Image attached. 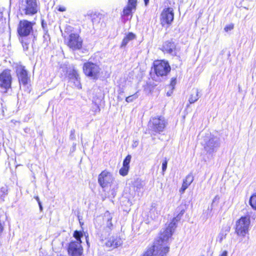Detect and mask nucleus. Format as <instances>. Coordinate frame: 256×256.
<instances>
[{
	"label": "nucleus",
	"instance_id": "31",
	"mask_svg": "<svg viewBox=\"0 0 256 256\" xmlns=\"http://www.w3.org/2000/svg\"><path fill=\"white\" fill-rule=\"evenodd\" d=\"M226 234L224 232H220L217 237V239H216L217 241H218L220 243H222V240L224 238H226Z\"/></svg>",
	"mask_w": 256,
	"mask_h": 256
},
{
	"label": "nucleus",
	"instance_id": "9",
	"mask_svg": "<svg viewBox=\"0 0 256 256\" xmlns=\"http://www.w3.org/2000/svg\"><path fill=\"white\" fill-rule=\"evenodd\" d=\"M100 68L96 64L92 62H86L84 64L83 66V71L84 74L94 79L97 78L100 72Z\"/></svg>",
	"mask_w": 256,
	"mask_h": 256
},
{
	"label": "nucleus",
	"instance_id": "47",
	"mask_svg": "<svg viewBox=\"0 0 256 256\" xmlns=\"http://www.w3.org/2000/svg\"><path fill=\"white\" fill-rule=\"evenodd\" d=\"M42 26L44 27V22H42Z\"/></svg>",
	"mask_w": 256,
	"mask_h": 256
},
{
	"label": "nucleus",
	"instance_id": "45",
	"mask_svg": "<svg viewBox=\"0 0 256 256\" xmlns=\"http://www.w3.org/2000/svg\"><path fill=\"white\" fill-rule=\"evenodd\" d=\"M26 46H25V47H24V46H24V48H26V50H27V49L28 48V46H27V45H26Z\"/></svg>",
	"mask_w": 256,
	"mask_h": 256
},
{
	"label": "nucleus",
	"instance_id": "49",
	"mask_svg": "<svg viewBox=\"0 0 256 256\" xmlns=\"http://www.w3.org/2000/svg\"><path fill=\"white\" fill-rule=\"evenodd\" d=\"M108 234H109V230H108Z\"/></svg>",
	"mask_w": 256,
	"mask_h": 256
},
{
	"label": "nucleus",
	"instance_id": "7",
	"mask_svg": "<svg viewBox=\"0 0 256 256\" xmlns=\"http://www.w3.org/2000/svg\"><path fill=\"white\" fill-rule=\"evenodd\" d=\"M64 42L70 49L76 50L82 48V40L78 34L70 33L64 37Z\"/></svg>",
	"mask_w": 256,
	"mask_h": 256
},
{
	"label": "nucleus",
	"instance_id": "41",
	"mask_svg": "<svg viewBox=\"0 0 256 256\" xmlns=\"http://www.w3.org/2000/svg\"><path fill=\"white\" fill-rule=\"evenodd\" d=\"M38 204V206H39L40 211L42 212V210H43V208H42V206L41 202H39V203Z\"/></svg>",
	"mask_w": 256,
	"mask_h": 256
},
{
	"label": "nucleus",
	"instance_id": "26",
	"mask_svg": "<svg viewBox=\"0 0 256 256\" xmlns=\"http://www.w3.org/2000/svg\"><path fill=\"white\" fill-rule=\"evenodd\" d=\"M138 92H136L135 94L127 96L126 98V101L127 102H131L136 100L139 96Z\"/></svg>",
	"mask_w": 256,
	"mask_h": 256
},
{
	"label": "nucleus",
	"instance_id": "32",
	"mask_svg": "<svg viewBox=\"0 0 256 256\" xmlns=\"http://www.w3.org/2000/svg\"><path fill=\"white\" fill-rule=\"evenodd\" d=\"M136 0H128V4L130 5L132 8H136Z\"/></svg>",
	"mask_w": 256,
	"mask_h": 256
},
{
	"label": "nucleus",
	"instance_id": "37",
	"mask_svg": "<svg viewBox=\"0 0 256 256\" xmlns=\"http://www.w3.org/2000/svg\"><path fill=\"white\" fill-rule=\"evenodd\" d=\"M176 78H172L171 79L170 82V86L172 87V89L174 88V86L176 84Z\"/></svg>",
	"mask_w": 256,
	"mask_h": 256
},
{
	"label": "nucleus",
	"instance_id": "5",
	"mask_svg": "<svg viewBox=\"0 0 256 256\" xmlns=\"http://www.w3.org/2000/svg\"><path fill=\"white\" fill-rule=\"evenodd\" d=\"M250 223L249 216H242L236 222V232L239 236H244L249 230Z\"/></svg>",
	"mask_w": 256,
	"mask_h": 256
},
{
	"label": "nucleus",
	"instance_id": "48",
	"mask_svg": "<svg viewBox=\"0 0 256 256\" xmlns=\"http://www.w3.org/2000/svg\"><path fill=\"white\" fill-rule=\"evenodd\" d=\"M106 236H103L102 238H106Z\"/></svg>",
	"mask_w": 256,
	"mask_h": 256
},
{
	"label": "nucleus",
	"instance_id": "23",
	"mask_svg": "<svg viewBox=\"0 0 256 256\" xmlns=\"http://www.w3.org/2000/svg\"><path fill=\"white\" fill-rule=\"evenodd\" d=\"M135 8H132L130 5H128L126 7H125L123 10V14L125 16L128 17L130 16V18H132V10H135Z\"/></svg>",
	"mask_w": 256,
	"mask_h": 256
},
{
	"label": "nucleus",
	"instance_id": "33",
	"mask_svg": "<svg viewBox=\"0 0 256 256\" xmlns=\"http://www.w3.org/2000/svg\"><path fill=\"white\" fill-rule=\"evenodd\" d=\"M168 161L166 159H165L162 163V172H164L167 168Z\"/></svg>",
	"mask_w": 256,
	"mask_h": 256
},
{
	"label": "nucleus",
	"instance_id": "6",
	"mask_svg": "<svg viewBox=\"0 0 256 256\" xmlns=\"http://www.w3.org/2000/svg\"><path fill=\"white\" fill-rule=\"evenodd\" d=\"M154 70L158 76H166L171 68L168 62L164 60H157L153 63Z\"/></svg>",
	"mask_w": 256,
	"mask_h": 256
},
{
	"label": "nucleus",
	"instance_id": "28",
	"mask_svg": "<svg viewBox=\"0 0 256 256\" xmlns=\"http://www.w3.org/2000/svg\"><path fill=\"white\" fill-rule=\"evenodd\" d=\"M74 237L77 240L76 242H78L81 243V238L82 236V233L80 231L76 230L74 233Z\"/></svg>",
	"mask_w": 256,
	"mask_h": 256
},
{
	"label": "nucleus",
	"instance_id": "16",
	"mask_svg": "<svg viewBox=\"0 0 256 256\" xmlns=\"http://www.w3.org/2000/svg\"><path fill=\"white\" fill-rule=\"evenodd\" d=\"M162 50L164 52H166L172 56H176V44L172 41L168 40L164 43Z\"/></svg>",
	"mask_w": 256,
	"mask_h": 256
},
{
	"label": "nucleus",
	"instance_id": "42",
	"mask_svg": "<svg viewBox=\"0 0 256 256\" xmlns=\"http://www.w3.org/2000/svg\"><path fill=\"white\" fill-rule=\"evenodd\" d=\"M188 187H184V184H182V186L180 188V190L184 192Z\"/></svg>",
	"mask_w": 256,
	"mask_h": 256
},
{
	"label": "nucleus",
	"instance_id": "1",
	"mask_svg": "<svg viewBox=\"0 0 256 256\" xmlns=\"http://www.w3.org/2000/svg\"><path fill=\"white\" fill-rule=\"evenodd\" d=\"M178 214L174 217L166 228L161 232L158 240L154 242V245L149 248L143 256H166L169 252V247L166 246L167 240L172 235L178 222L184 212V210L181 206L176 209Z\"/></svg>",
	"mask_w": 256,
	"mask_h": 256
},
{
	"label": "nucleus",
	"instance_id": "36",
	"mask_svg": "<svg viewBox=\"0 0 256 256\" xmlns=\"http://www.w3.org/2000/svg\"><path fill=\"white\" fill-rule=\"evenodd\" d=\"M70 138L72 140H74L76 139L75 130L74 129H72L70 130Z\"/></svg>",
	"mask_w": 256,
	"mask_h": 256
},
{
	"label": "nucleus",
	"instance_id": "40",
	"mask_svg": "<svg viewBox=\"0 0 256 256\" xmlns=\"http://www.w3.org/2000/svg\"><path fill=\"white\" fill-rule=\"evenodd\" d=\"M219 256H228V252L224 250Z\"/></svg>",
	"mask_w": 256,
	"mask_h": 256
},
{
	"label": "nucleus",
	"instance_id": "25",
	"mask_svg": "<svg viewBox=\"0 0 256 256\" xmlns=\"http://www.w3.org/2000/svg\"><path fill=\"white\" fill-rule=\"evenodd\" d=\"M8 188L6 186L0 188V197L2 200H4L5 196L8 194Z\"/></svg>",
	"mask_w": 256,
	"mask_h": 256
},
{
	"label": "nucleus",
	"instance_id": "21",
	"mask_svg": "<svg viewBox=\"0 0 256 256\" xmlns=\"http://www.w3.org/2000/svg\"><path fill=\"white\" fill-rule=\"evenodd\" d=\"M194 176L192 174H188L183 181L184 187H188L193 182Z\"/></svg>",
	"mask_w": 256,
	"mask_h": 256
},
{
	"label": "nucleus",
	"instance_id": "34",
	"mask_svg": "<svg viewBox=\"0 0 256 256\" xmlns=\"http://www.w3.org/2000/svg\"><path fill=\"white\" fill-rule=\"evenodd\" d=\"M43 37L44 38V41H48L50 40V35L48 34V30H45Z\"/></svg>",
	"mask_w": 256,
	"mask_h": 256
},
{
	"label": "nucleus",
	"instance_id": "20",
	"mask_svg": "<svg viewBox=\"0 0 256 256\" xmlns=\"http://www.w3.org/2000/svg\"><path fill=\"white\" fill-rule=\"evenodd\" d=\"M112 216L109 212L107 211L105 212L104 218L106 220V227L108 228V230H111L112 227Z\"/></svg>",
	"mask_w": 256,
	"mask_h": 256
},
{
	"label": "nucleus",
	"instance_id": "24",
	"mask_svg": "<svg viewBox=\"0 0 256 256\" xmlns=\"http://www.w3.org/2000/svg\"><path fill=\"white\" fill-rule=\"evenodd\" d=\"M249 204L252 208L256 210V192L250 196L249 200Z\"/></svg>",
	"mask_w": 256,
	"mask_h": 256
},
{
	"label": "nucleus",
	"instance_id": "18",
	"mask_svg": "<svg viewBox=\"0 0 256 256\" xmlns=\"http://www.w3.org/2000/svg\"><path fill=\"white\" fill-rule=\"evenodd\" d=\"M200 98L199 91L198 88H193L192 90L191 94L188 101L190 104H193L196 102Z\"/></svg>",
	"mask_w": 256,
	"mask_h": 256
},
{
	"label": "nucleus",
	"instance_id": "46",
	"mask_svg": "<svg viewBox=\"0 0 256 256\" xmlns=\"http://www.w3.org/2000/svg\"><path fill=\"white\" fill-rule=\"evenodd\" d=\"M86 243L88 244V240H86Z\"/></svg>",
	"mask_w": 256,
	"mask_h": 256
},
{
	"label": "nucleus",
	"instance_id": "27",
	"mask_svg": "<svg viewBox=\"0 0 256 256\" xmlns=\"http://www.w3.org/2000/svg\"><path fill=\"white\" fill-rule=\"evenodd\" d=\"M219 198H219V196H215V197L212 200V202L210 208H208V210H210V213L209 214V216H212V214H211V212H212V210L213 207L214 206L215 204H218V200Z\"/></svg>",
	"mask_w": 256,
	"mask_h": 256
},
{
	"label": "nucleus",
	"instance_id": "35",
	"mask_svg": "<svg viewBox=\"0 0 256 256\" xmlns=\"http://www.w3.org/2000/svg\"><path fill=\"white\" fill-rule=\"evenodd\" d=\"M234 28V24H230L225 26L224 30L226 32H228L229 30H231Z\"/></svg>",
	"mask_w": 256,
	"mask_h": 256
},
{
	"label": "nucleus",
	"instance_id": "19",
	"mask_svg": "<svg viewBox=\"0 0 256 256\" xmlns=\"http://www.w3.org/2000/svg\"><path fill=\"white\" fill-rule=\"evenodd\" d=\"M136 37V36L134 33L129 32L123 39L121 46L124 47L130 40H134Z\"/></svg>",
	"mask_w": 256,
	"mask_h": 256
},
{
	"label": "nucleus",
	"instance_id": "11",
	"mask_svg": "<svg viewBox=\"0 0 256 256\" xmlns=\"http://www.w3.org/2000/svg\"><path fill=\"white\" fill-rule=\"evenodd\" d=\"M12 77L10 70H5L0 74V86L6 90L11 88Z\"/></svg>",
	"mask_w": 256,
	"mask_h": 256
},
{
	"label": "nucleus",
	"instance_id": "15",
	"mask_svg": "<svg viewBox=\"0 0 256 256\" xmlns=\"http://www.w3.org/2000/svg\"><path fill=\"white\" fill-rule=\"evenodd\" d=\"M68 252L71 256H80L82 253V248L80 242H72L69 244Z\"/></svg>",
	"mask_w": 256,
	"mask_h": 256
},
{
	"label": "nucleus",
	"instance_id": "12",
	"mask_svg": "<svg viewBox=\"0 0 256 256\" xmlns=\"http://www.w3.org/2000/svg\"><path fill=\"white\" fill-rule=\"evenodd\" d=\"M113 180L112 175L106 170L102 171L98 176V182L102 188L107 187Z\"/></svg>",
	"mask_w": 256,
	"mask_h": 256
},
{
	"label": "nucleus",
	"instance_id": "4",
	"mask_svg": "<svg viewBox=\"0 0 256 256\" xmlns=\"http://www.w3.org/2000/svg\"><path fill=\"white\" fill-rule=\"evenodd\" d=\"M20 10L26 15L33 16L39 10L37 0H22L20 2Z\"/></svg>",
	"mask_w": 256,
	"mask_h": 256
},
{
	"label": "nucleus",
	"instance_id": "3",
	"mask_svg": "<svg viewBox=\"0 0 256 256\" xmlns=\"http://www.w3.org/2000/svg\"><path fill=\"white\" fill-rule=\"evenodd\" d=\"M167 124V122L164 116H154L150 118L148 127L149 130L154 134H160L164 131Z\"/></svg>",
	"mask_w": 256,
	"mask_h": 256
},
{
	"label": "nucleus",
	"instance_id": "14",
	"mask_svg": "<svg viewBox=\"0 0 256 256\" xmlns=\"http://www.w3.org/2000/svg\"><path fill=\"white\" fill-rule=\"evenodd\" d=\"M16 72L20 84H22L24 86L26 85L30 80V78L28 76V72L25 69L24 66H18Z\"/></svg>",
	"mask_w": 256,
	"mask_h": 256
},
{
	"label": "nucleus",
	"instance_id": "30",
	"mask_svg": "<svg viewBox=\"0 0 256 256\" xmlns=\"http://www.w3.org/2000/svg\"><path fill=\"white\" fill-rule=\"evenodd\" d=\"M132 156L130 154H128L123 161L122 165L126 166H130L129 164L131 160Z\"/></svg>",
	"mask_w": 256,
	"mask_h": 256
},
{
	"label": "nucleus",
	"instance_id": "17",
	"mask_svg": "<svg viewBox=\"0 0 256 256\" xmlns=\"http://www.w3.org/2000/svg\"><path fill=\"white\" fill-rule=\"evenodd\" d=\"M122 244V240L118 236H112L110 238L106 243L108 247L117 248Z\"/></svg>",
	"mask_w": 256,
	"mask_h": 256
},
{
	"label": "nucleus",
	"instance_id": "38",
	"mask_svg": "<svg viewBox=\"0 0 256 256\" xmlns=\"http://www.w3.org/2000/svg\"><path fill=\"white\" fill-rule=\"evenodd\" d=\"M58 10L60 12H65L66 10V8L64 6H58Z\"/></svg>",
	"mask_w": 256,
	"mask_h": 256
},
{
	"label": "nucleus",
	"instance_id": "44",
	"mask_svg": "<svg viewBox=\"0 0 256 256\" xmlns=\"http://www.w3.org/2000/svg\"><path fill=\"white\" fill-rule=\"evenodd\" d=\"M144 3H145V4L146 5H147L148 2H149V0H144Z\"/></svg>",
	"mask_w": 256,
	"mask_h": 256
},
{
	"label": "nucleus",
	"instance_id": "22",
	"mask_svg": "<svg viewBox=\"0 0 256 256\" xmlns=\"http://www.w3.org/2000/svg\"><path fill=\"white\" fill-rule=\"evenodd\" d=\"M134 186L136 188V190H140L144 188V183L139 178L136 179L134 182Z\"/></svg>",
	"mask_w": 256,
	"mask_h": 256
},
{
	"label": "nucleus",
	"instance_id": "29",
	"mask_svg": "<svg viewBox=\"0 0 256 256\" xmlns=\"http://www.w3.org/2000/svg\"><path fill=\"white\" fill-rule=\"evenodd\" d=\"M130 166H122V167L120 170L119 173L122 176H125L128 174Z\"/></svg>",
	"mask_w": 256,
	"mask_h": 256
},
{
	"label": "nucleus",
	"instance_id": "8",
	"mask_svg": "<svg viewBox=\"0 0 256 256\" xmlns=\"http://www.w3.org/2000/svg\"><path fill=\"white\" fill-rule=\"evenodd\" d=\"M220 144L219 138L214 135H210L208 139L206 140L204 148L207 153L213 154L217 151L220 146Z\"/></svg>",
	"mask_w": 256,
	"mask_h": 256
},
{
	"label": "nucleus",
	"instance_id": "39",
	"mask_svg": "<svg viewBox=\"0 0 256 256\" xmlns=\"http://www.w3.org/2000/svg\"><path fill=\"white\" fill-rule=\"evenodd\" d=\"M138 141L134 142L132 144V147L134 148L136 147L138 145Z\"/></svg>",
	"mask_w": 256,
	"mask_h": 256
},
{
	"label": "nucleus",
	"instance_id": "43",
	"mask_svg": "<svg viewBox=\"0 0 256 256\" xmlns=\"http://www.w3.org/2000/svg\"><path fill=\"white\" fill-rule=\"evenodd\" d=\"M34 198L38 202V204L39 202H40V198L38 196H34Z\"/></svg>",
	"mask_w": 256,
	"mask_h": 256
},
{
	"label": "nucleus",
	"instance_id": "2",
	"mask_svg": "<svg viewBox=\"0 0 256 256\" xmlns=\"http://www.w3.org/2000/svg\"><path fill=\"white\" fill-rule=\"evenodd\" d=\"M66 78H68V82L72 84V86L78 89L82 88L80 78L77 70L72 64L62 68Z\"/></svg>",
	"mask_w": 256,
	"mask_h": 256
},
{
	"label": "nucleus",
	"instance_id": "10",
	"mask_svg": "<svg viewBox=\"0 0 256 256\" xmlns=\"http://www.w3.org/2000/svg\"><path fill=\"white\" fill-rule=\"evenodd\" d=\"M32 30V23L27 20H22L18 27V32L22 36H28Z\"/></svg>",
	"mask_w": 256,
	"mask_h": 256
},
{
	"label": "nucleus",
	"instance_id": "13",
	"mask_svg": "<svg viewBox=\"0 0 256 256\" xmlns=\"http://www.w3.org/2000/svg\"><path fill=\"white\" fill-rule=\"evenodd\" d=\"M174 13L172 8H168L163 10L160 15L161 24L164 26L165 24H170L174 20Z\"/></svg>",
	"mask_w": 256,
	"mask_h": 256
}]
</instances>
